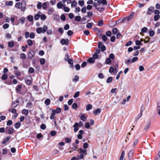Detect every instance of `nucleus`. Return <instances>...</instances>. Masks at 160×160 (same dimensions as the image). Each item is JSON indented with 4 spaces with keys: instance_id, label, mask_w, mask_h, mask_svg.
I'll list each match as a JSON object with an SVG mask.
<instances>
[{
    "instance_id": "obj_1",
    "label": "nucleus",
    "mask_w": 160,
    "mask_h": 160,
    "mask_svg": "<svg viewBox=\"0 0 160 160\" xmlns=\"http://www.w3.org/2000/svg\"><path fill=\"white\" fill-rule=\"evenodd\" d=\"M87 151L86 149H83L80 148L78 150V153L80 154V155L78 156V160H79L84 158V155H86Z\"/></svg>"
},
{
    "instance_id": "obj_2",
    "label": "nucleus",
    "mask_w": 160,
    "mask_h": 160,
    "mask_svg": "<svg viewBox=\"0 0 160 160\" xmlns=\"http://www.w3.org/2000/svg\"><path fill=\"white\" fill-rule=\"evenodd\" d=\"M8 111L10 112H11L13 113L14 114V115H13L12 116V118H16L18 116V114L16 113V110L15 109H9L8 110Z\"/></svg>"
},
{
    "instance_id": "obj_3",
    "label": "nucleus",
    "mask_w": 160,
    "mask_h": 160,
    "mask_svg": "<svg viewBox=\"0 0 160 160\" xmlns=\"http://www.w3.org/2000/svg\"><path fill=\"white\" fill-rule=\"evenodd\" d=\"M98 47L99 48H100L102 52H103L106 50L105 46L102 45V43L101 42H99L98 43Z\"/></svg>"
},
{
    "instance_id": "obj_4",
    "label": "nucleus",
    "mask_w": 160,
    "mask_h": 160,
    "mask_svg": "<svg viewBox=\"0 0 160 160\" xmlns=\"http://www.w3.org/2000/svg\"><path fill=\"white\" fill-rule=\"evenodd\" d=\"M154 8L153 7H150L148 9L147 14L150 15L153 12L154 10Z\"/></svg>"
},
{
    "instance_id": "obj_5",
    "label": "nucleus",
    "mask_w": 160,
    "mask_h": 160,
    "mask_svg": "<svg viewBox=\"0 0 160 160\" xmlns=\"http://www.w3.org/2000/svg\"><path fill=\"white\" fill-rule=\"evenodd\" d=\"M34 52L32 50H30L28 53V58L29 59H31L34 56Z\"/></svg>"
},
{
    "instance_id": "obj_6",
    "label": "nucleus",
    "mask_w": 160,
    "mask_h": 160,
    "mask_svg": "<svg viewBox=\"0 0 160 160\" xmlns=\"http://www.w3.org/2000/svg\"><path fill=\"white\" fill-rule=\"evenodd\" d=\"M21 8L22 11L24 12L25 11V8H26V2L25 1H23L22 2L21 4Z\"/></svg>"
},
{
    "instance_id": "obj_7",
    "label": "nucleus",
    "mask_w": 160,
    "mask_h": 160,
    "mask_svg": "<svg viewBox=\"0 0 160 160\" xmlns=\"http://www.w3.org/2000/svg\"><path fill=\"white\" fill-rule=\"evenodd\" d=\"M32 78L30 76H28L26 79H25V82L26 83L29 85L32 83Z\"/></svg>"
},
{
    "instance_id": "obj_8",
    "label": "nucleus",
    "mask_w": 160,
    "mask_h": 160,
    "mask_svg": "<svg viewBox=\"0 0 160 160\" xmlns=\"http://www.w3.org/2000/svg\"><path fill=\"white\" fill-rule=\"evenodd\" d=\"M79 117L80 118L81 120L83 121H85L86 120L87 117V116L86 115L83 114H80L79 115Z\"/></svg>"
},
{
    "instance_id": "obj_9",
    "label": "nucleus",
    "mask_w": 160,
    "mask_h": 160,
    "mask_svg": "<svg viewBox=\"0 0 160 160\" xmlns=\"http://www.w3.org/2000/svg\"><path fill=\"white\" fill-rule=\"evenodd\" d=\"M64 6H65V4H63L61 1L59 2L57 4V6L58 8L61 9L63 8Z\"/></svg>"
},
{
    "instance_id": "obj_10",
    "label": "nucleus",
    "mask_w": 160,
    "mask_h": 160,
    "mask_svg": "<svg viewBox=\"0 0 160 160\" xmlns=\"http://www.w3.org/2000/svg\"><path fill=\"white\" fill-rule=\"evenodd\" d=\"M60 42L62 45H68V40L62 39L61 40Z\"/></svg>"
},
{
    "instance_id": "obj_11",
    "label": "nucleus",
    "mask_w": 160,
    "mask_h": 160,
    "mask_svg": "<svg viewBox=\"0 0 160 160\" xmlns=\"http://www.w3.org/2000/svg\"><path fill=\"white\" fill-rule=\"evenodd\" d=\"M133 150H131L128 152V156L129 160H131L132 159L133 155Z\"/></svg>"
},
{
    "instance_id": "obj_12",
    "label": "nucleus",
    "mask_w": 160,
    "mask_h": 160,
    "mask_svg": "<svg viewBox=\"0 0 160 160\" xmlns=\"http://www.w3.org/2000/svg\"><path fill=\"white\" fill-rule=\"evenodd\" d=\"M41 15V12L38 11L37 12V14H35L34 16V19L36 20H38L40 17Z\"/></svg>"
},
{
    "instance_id": "obj_13",
    "label": "nucleus",
    "mask_w": 160,
    "mask_h": 160,
    "mask_svg": "<svg viewBox=\"0 0 160 160\" xmlns=\"http://www.w3.org/2000/svg\"><path fill=\"white\" fill-rule=\"evenodd\" d=\"M74 128V131L75 132H76L78 130L79 128L78 126V122H75L73 126Z\"/></svg>"
},
{
    "instance_id": "obj_14",
    "label": "nucleus",
    "mask_w": 160,
    "mask_h": 160,
    "mask_svg": "<svg viewBox=\"0 0 160 160\" xmlns=\"http://www.w3.org/2000/svg\"><path fill=\"white\" fill-rule=\"evenodd\" d=\"M134 14V12H132V13L128 17H126L127 19V20L128 21H129L131 19H132Z\"/></svg>"
},
{
    "instance_id": "obj_15",
    "label": "nucleus",
    "mask_w": 160,
    "mask_h": 160,
    "mask_svg": "<svg viewBox=\"0 0 160 160\" xmlns=\"http://www.w3.org/2000/svg\"><path fill=\"white\" fill-rule=\"evenodd\" d=\"M101 112L100 109L99 108H98L96 110H95L93 112V113L95 115H99Z\"/></svg>"
},
{
    "instance_id": "obj_16",
    "label": "nucleus",
    "mask_w": 160,
    "mask_h": 160,
    "mask_svg": "<svg viewBox=\"0 0 160 160\" xmlns=\"http://www.w3.org/2000/svg\"><path fill=\"white\" fill-rule=\"evenodd\" d=\"M40 18L41 20L43 21L45 20L46 19L47 17L45 14L41 13V12Z\"/></svg>"
},
{
    "instance_id": "obj_17",
    "label": "nucleus",
    "mask_w": 160,
    "mask_h": 160,
    "mask_svg": "<svg viewBox=\"0 0 160 160\" xmlns=\"http://www.w3.org/2000/svg\"><path fill=\"white\" fill-rule=\"evenodd\" d=\"M98 7L96 9L99 11L102 12L104 10V8L102 7H100V5L98 4Z\"/></svg>"
},
{
    "instance_id": "obj_18",
    "label": "nucleus",
    "mask_w": 160,
    "mask_h": 160,
    "mask_svg": "<svg viewBox=\"0 0 160 160\" xmlns=\"http://www.w3.org/2000/svg\"><path fill=\"white\" fill-rule=\"evenodd\" d=\"M87 62L91 63H93L95 62V60L93 58H91L87 60Z\"/></svg>"
},
{
    "instance_id": "obj_19",
    "label": "nucleus",
    "mask_w": 160,
    "mask_h": 160,
    "mask_svg": "<svg viewBox=\"0 0 160 160\" xmlns=\"http://www.w3.org/2000/svg\"><path fill=\"white\" fill-rule=\"evenodd\" d=\"M160 18L159 15H155L154 17V20L155 21H156L159 19Z\"/></svg>"
},
{
    "instance_id": "obj_20",
    "label": "nucleus",
    "mask_w": 160,
    "mask_h": 160,
    "mask_svg": "<svg viewBox=\"0 0 160 160\" xmlns=\"http://www.w3.org/2000/svg\"><path fill=\"white\" fill-rule=\"evenodd\" d=\"M56 113L54 112V111H53V110H52V111L50 117V118L51 119H54V116L55 115Z\"/></svg>"
},
{
    "instance_id": "obj_21",
    "label": "nucleus",
    "mask_w": 160,
    "mask_h": 160,
    "mask_svg": "<svg viewBox=\"0 0 160 160\" xmlns=\"http://www.w3.org/2000/svg\"><path fill=\"white\" fill-rule=\"evenodd\" d=\"M27 18L29 22H32L33 21V17L31 15H29L28 16Z\"/></svg>"
},
{
    "instance_id": "obj_22",
    "label": "nucleus",
    "mask_w": 160,
    "mask_h": 160,
    "mask_svg": "<svg viewBox=\"0 0 160 160\" xmlns=\"http://www.w3.org/2000/svg\"><path fill=\"white\" fill-rule=\"evenodd\" d=\"M92 108V105L90 104H88L86 107V110L87 111H88L91 109Z\"/></svg>"
},
{
    "instance_id": "obj_23",
    "label": "nucleus",
    "mask_w": 160,
    "mask_h": 160,
    "mask_svg": "<svg viewBox=\"0 0 160 160\" xmlns=\"http://www.w3.org/2000/svg\"><path fill=\"white\" fill-rule=\"evenodd\" d=\"M21 125V123L19 122H17L15 124L14 127L15 128H16L18 129V128Z\"/></svg>"
},
{
    "instance_id": "obj_24",
    "label": "nucleus",
    "mask_w": 160,
    "mask_h": 160,
    "mask_svg": "<svg viewBox=\"0 0 160 160\" xmlns=\"http://www.w3.org/2000/svg\"><path fill=\"white\" fill-rule=\"evenodd\" d=\"M53 11V9L52 8H51L48 9V14L49 15L52 14Z\"/></svg>"
},
{
    "instance_id": "obj_25",
    "label": "nucleus",
    "mask_w": 160,
    "mask_h": 160,
    "mask_svg": "<svg viewBox=\"0 0 160 160\" xmlns=\"http://www.w3.org/2000/svg\"><path fill=\"white\" fill-rule=\"evenodd\" d=\"M26 56L25 54L24 53H21L20 54V58L24 59L26 58Z\"/></svg>"
},
{
    "instance_id": "obj_26",
    "label": "nucleus",
    "mask_w": 160,
    "mask_h": 160,
    "mask_svg": "<svg viewBox=\"0 0 160 160\" xmlns=\"http://www.w3.org/2000/svg\"><path fill=\"white\" fill-rule=\"evenodd\" d=\"M37 32L38 33H42V27H39L38 28L36 29Z\"/></svg>"
},
{
    "instance_id": "obj_27",
    "label": "nucleus",
    "mask_w": 160,
    "mask_h": 160,
    "mask_svg": "<svg viewBox=\"0 0 160 160\" xmlns=\"http://www.w3.org/2000/svg\"><path fill=\"white\" fill-rule=\"evenodd\" d=\"M148 31L149 32V35L150 37H152L154 36L155 33L154 31L149 30Z\"/></svg>"
},
{
    "instance_id": "obj_28",
    "label": "nucleus",
    "mask_w": 160,
    "mask_h": 160,
    "mask_svg": "<svg viewBox=\"0 0 160 160\" xmlns=\"http://www.w3.org/2000/svg\"><path fill=\"white\" fill-rule=\"evenodd\" d=\"M14 73L17 76H19L21 75V72L18 70H14Z\"/></svg>"
},
{
    "instance_id": "obj_29",
    "label": "nucleus",
    "mask_w": 160,
    "mask_h": 160,
    "mask_svg": "<svg viewBox=\"0 0 160 160\" xmlns=\"http://www.w3.org/2000/svg\"><path fill=\"white\" fill-rule=\"evenodd\" d=\"M42 8L44 9H46L47 8V2H44L42 5Z\"/></svg>"
},
{
    "instance_id": "obj_30",
    "label": "nucleus",
    "mask_w": 160,
    "mask_h": 160,
    "mask_svg": "<svg viewBox=\"0 0 160 160\" xmlns=\"http://www.w3.org/2000/svg\"><path fill=\"white\" fill-rule=\"evenodd\" d=\"M14 129L12 128H9L8 130V132L9 134H12L13 132Z\"/></svg>"
},
{
    "instance_id": "obj_31",
    "label": "nucleus",
    "mask_w": 160,
    "mask_h": 160,
    "mask_svg": "<svg viewBox=\"0 0 160 160\" xmlns=\"http://www.w3.org/2000/svg\"><path fill=\"white\" fill-rule=\"evenodd\" d=\"M150 125V122H148L146 125V127L144 128V130H147L149 129Z\"/></svg>"
},
{
    "instance_id": "obj_32",
    "label": "nucleus",
    "mask_w": 160,
    "mask_h": 160,
    "mask_svg": "<svg viewBox=\"0 0 160 160\" xmlns=\"http://www.w3.org/2000/svg\"><path fill=\"white\" fill-rule=\"evenodd\" d=\"M124 156H125L124 151H123L121 153V156L119 160H123Z\"/></svg>"
},
{
    "instance_id": "obj_33",
    "label": "nucleus",
    "mask_w": 160,
    "mask_h": 160,
    "mask_svg": "<svg viewBox=\"0 0 160 160\" xmlns=\"http://www.w3.org/2000/svg\"><path fill=\"white\" fill-rule=\"evenodd\" d=\"M22 88V86L21 85H18L17 86L16 88V90L17 92H19Z\"/></svg>"
},
{
    "instance_id": "obj_34",
    "label": "nucleus",
    "mask_w": 160,
    "mask_h": 160,
    "mask_svg": "<svg viewBox=\"0 0 160 160\" xmlns=\"http://www.w3.org/2000/svg\"><path fill=\"white\" fill-rule=\"evenodd\" d=\"M27 42L29 46H32L33 44L32 41L30 39H28L27 41Z\"/></svg>"
},
{
    "instance_id": "obj_35",
    "label": "nucleus",
    "mask_w": 160,
    "mask_h": 160,
    "mask_svg": "<svg viewBox=\"0 0 160 160\" xmlns=\"http://www.w3.org/2000/svg\"><path fill=\"white\" fill-rule=\"evenodd\" d=\"M42 28V33H44L48 29V27L45 25L43 26Z\"/></svg>"
},
{
    "instance_id": "obj_36",
    "label": "nucleus",
    "mask_w": 160,
    "mask_h": 160,
    "mask_svg": "<svg viewBox=\"0 0 160 160\" xmlns=\"http://www.w3.org/2000/svg\"><path fill=\"white\" fill-rule=\"evenodd\" d=\"M56 113H59L61 112V109L60 108H57L56 109L53 110Z\"/></svg>"
},
{
    "instance_id": "obj_37",
    "label": "nucleus",
    "mask_w": 160,
    "mask_h": 160,
    "mask_svg": "<svg viewBox=\"0 0 160 160\" xmlns=\"http://www.w3.org/2000/svg\"><path fill=\"white\" fill-rule=\"evenodd\" d=\"M75 20L76 21L79 22L81 21V17L80 16H77L75 17Z\"/></svg>"
},
{
    "instance_id": "obj_38",
    "label": "nucleus",
    "mask_w": 160,
    "mask_h": 160,
    "mask_svg": "<svg viewBox=\"0 0 160 160\" xmlns=\"http://www.w3.org/2000/svg\"><path fill=\"white\" fill-rule=\"evenodd\" d=\"M14 43L12 41H10L8 42V45L11 48L12 47L14 46Z\"/></svg>"
},
{
    "instance_id": "obj_39",
    "label": "nucleus",
    "mask_w": 160,
    "mask_h": 160,
    "mask_svg": "<svg viewBox=\"0 0 160 160\" xmlns=\"http://www.w3.org/2000/svg\"><path fill=\"white\" fill-rule=\"evenodd\" d=\"M64 11V12H68L70 11V9L69 8L66 7L65 6H64L63 8Z\"/></svg>"
},
{
    "instance_id": "obj_40",
    "label": "nucleus",
    "mask_w": 160,
    "mask_h": 160,
    "mask_svg": "<svg viewBox=\"0 0 160 160\" xmlns=\"http://www.w3.org/2000/svg\"><path fill=\"white\" fill-rule=\"evenodd\" d=\"M20 22L22 24H23L25 22V18L24 17H22L19 20Z\"/></svg>"
},
{
    "instance_id": "obj_41",
    "label": "nucleus",
    "mask_w": 160,
    "mask_h": 160,
    "mask_svg": "<svg viewBox=\"0 0 160 160\" xmlns=\"http://www.w3.org/2000/svg\"><path fill=\"white\" fill-rule=\"evenodd\" d=\"M77 3L76 1H73L71 3V6L72 7H75L77 6Z\"/></svg>"
},
{
    "instance_id": "obj_42",
    "label": "nucleus",
    "mask_w": 160,
    "mask_h": 160,
    "mask_svg": "<svg viewBox=\"0 0 160 160\" xmlns=\"http://www.w3.org/2000/svg\"><path fill=\"white\" fill-rule=\"evenodd\" d=\"M5 4L7 6H11L12 5L13 2L12 1H7L5 2Z\"/></svg>"
},
{
    "instance_id": "obj_43",
    "label": "nucleus",
    "mask_w": 160,
    "mask_h": 160,
    "mask_svg": "<svg viewBox=\"0 0 160 160\" xmlns=\"http://www.w3.org/2000/svg\"><path fill=\"white\" fill-rule=\"evenodd\" d=\"M113 68L114 69V71L115 73H117L118 71V64H116L114 66Z\"/></svg>"
},
{
    "instance_id": "obj_44",
    "label": "nucleus",
    "mask_w": 160,
    "mask_h": 160,
    "mask_svg": "<svg viewBox=\"0 0 160 160\" xmlns=\"http://www.w3.org/2000/svg\"><path fill=\"white\" fill-rule=\"evenodd\" d=\"M10 137H8L6 138L4 140H3L2 142V143L3 144H5L7 142H8L10 139Z\"/></svg>"
},
{
    "instance_id": "obj_45",
    "label": "nucleus",
    "mask_w": 160,
    "mask_h": 160,
    "mask_svg": "<svg viewBox=\"0 0 160 160\" xmlns=\"http://www.w3.org/2000/svg\"><path fill=\"white\" fill-rule=\"evenodd\" d=\"M148 30V28L147 27H144L141 29V32L142 33H145Z\"/></svg>"
},
{
    "instance_id": "obj_46",
    "label": "nucleus",
    "mask_w": 160,
    "mask_h": 160,
    "mask_svg": "<svg viewBox=\"0 0 160 160\" xmlns=\"http://www.w3.org/2000/svg\"><path fill=\"white\" fill-rule=\"evenodd\" d=\"M79 77L77 76H75L74 78L73 79L72 81L74 82H76L79 80Z\"/></svg>"
},
{
    "instance_id": "obj_47",
    "label": "nucleus",
    "mask_w": 160,
    "mask_h": 160,
    "mask_svg": "<svg viewBox=\"0 0 160 160\" xmlns=\"http://www.w3.org/2000/svg\"><path fill=\"white\" fill-rule=\"evenodd\" d=\"M92 26V23H87L86 27L88 28H91Z\"/></svg>"
},
{
    "instance_id": "obj_48",
    "label": "nucleus",
    "mask_w": 160,
    "mask_h": 160,
    "mask_svg": "<svg viewBox=\"0 0 160 160\" xmlns=\"http://www.w3.org/2000/svg\"><path fill=\"white\" fill-rule=\"evenodd\" d=\"M78 3L80 6H82L84 5V2L83 0H79L78 1Z\"/></svg>"
},
{
    "instance_id": "obj_49",
    "label": "nucleus",
    "mask_w": 160,
    "mask_h": 160,
    "mask_svg": "<svg viewBox=\"0 0 160 160\" xmlns=\"http://www.w3.org/2000/svg\"><path fill=\"white\" fill-rule=\"evenodd\" d=\"M50 102V100L49 99L46 100L45 101V103L47 105H49Z\"/></svg>"
},
{
    "instance_id": "obj_50",
    "label": "nucleus",
    "mask_w": 160,
    "mask_h": 160,
    "mask_svg": "<svg viewBox=\"0 0 160 160\" xmlns=\"http://www.w3.org/2000/svg\"><path fill=\"white\" fill-rule=\"evenodd\" d=\"M65 140L66 143L70 142L71 141V139L70 138H65Z\"/></svg>"
},
{
    "instance_id": "obj_51",
    "label": "nucleus",
    "mask_w": 160,
    "mask_h": 160,
    "mask_svg": "<svg viewBox=\"0 0 160 160\" xmlns=\"http://www.w3.org/2000/svg\"><path fill=\"white\" fill-rule=\"evenodd\" d=\"M118 31L117 28H114L112 29V32L113 35L115 34Z\"/></svg>"
},
{
    "instance_id": "obj_52",
    "label": "nucleus",
    "mask_w": 160,
    "mask_h": 160,
    "mask_svg": "<svg viewBox=\"0 0 160 160\" xmlns=\"http://www.w3.org/2000/svg\"><path fill=\"white\" fill-rule=\"evenodd\" d=\"M42 6V3L41 2H38L37 6V7L38 9H41Z\"/></svg>"
},
{
    "instance_id": "obj_53",
    "label": "nucleus",
    "mask_w": 160,
    "mask_h": 160,
    "mask_svg": "<svg viewBox=\"0 0 160 160\" xmlns=\"http://www.w3.org/2000/svg\"><path fill=\"white\" fill-rule=\"evenodd\" d=\"M138 140L137 139H135L134 142V143L132 146V147L133 148L138 143Z\"/></svg>"
},
{
    "instance_id": "obj_54",
    "label": "nucleus",
    "mask_w": 160,
    "mask_h": 160,
    "mask_svg": "<svg viewBox=\"0 0 160 160\" xmlns=\"http://www.w3.org/2000/svg\"><path fill=\"white\" fill-rule=\"evenodd\" d=\"M8 78V76L6 74H4L2 77V79L3 80H6Z\"/></svg>"
},
{
    "instance_id": "obj_55",
    "label": "nucleus",
    "mask_w": 160,
    "mask_h": 160,
    "mask_svg": "<svg viewBox=\"0 0 160 160\" xmlns=\"http://www.w3.org/2000/svg\"><path fill=\"white\" fill-rule=\"evenodd\" d=\"M79 92L78 91L76 92L74 94L73 97L75 98H76L78 97L79 95Z\"/></svg>"
},
{
    "instance_id": "obj_56",
    "label": "nucleus",
    "mask_w": 160,
    "mask_h": 160,
    "mask_svg": "<svg viewBox=\"0 0 160 160\" xmlns=\"http://www.w3.org/2000/svg\"><path fill=\"white\" fill-rule=\"evenodd\" d=\"M112 80V77H109L107 80V82L108 83H109L111 82Z\"/></svg>"
},
{
    "instance_id": "obj_57",
    "label": "nucleus",
    "mask_w": 160,
    "mask_h": 160,
    "mask_svg": "<svg viewBox=\"0 0 160 160\" xmlns=\"http://www.w3.org/2000/svg\"><path fill=\"white\" fill-rule=\"evenodd\" d=\"M135 44L136 45H142V44L141 42V41L139 40H136L135 42Z\"/></svg>"
},
{
    "instance_id": "obj_58",
    "label": "nucleus",
    "mask_w": 160,
    "mask_h": 160,
    "mask_svg": "<svg viewBox=\"0 0 160 160\" xmlns=\"http://www.w3.org/2000/svg\"><path fill=\"white\" fill-rule=\"evenodd\" d=\"M114 71V69L113 67H110L109 69V72L110 73H113Z\"/></svg>"
},
{
    "instance_id": "obj_59",
    "label": "nucleus",
    "mask_w": 160,
    "mask_h": 160,
    "mask_svg": "<svg viewBox=\"0 0 160 160\" xmlns=\"http://www.w3.org/2000/svg\"><path fill=\"white\" fill-rule=\"evenodd\" d=\"M22 113L27 115L28 114V110L24 109L22 110Z\"/></svg>"
},
{
    "instance_id": "obj_60",
    "label": "nucleus",
    "mask_w": 160,
    "mask_h": 160,
    "mask_svg": "<svg viewBox=\"0 0 160 160\" xmlns=\"http://www.w3.org/2000/svg\"><path fill=\"white\" fill-rule=\"evenodd\" d=\"M102 39L104 41H107V38L105 35H103L102 36Z\"/></svg>"
},
{
    "instance_id": "obj_61",
    "label": "nucleus",
    "mask_w": 160,
    "mask_h": 160,
    "mask_svg": "<svg viewBox=\"0 0 160 160\" xmlns=\"http://www.w3.org/2000/svg\"><path fill=\"white\" fill-rule=\"evenodd\" d=\"M153 12L155 15H159L160 13V11L158 10H154Z\"/></svg>"
},
{
    "instance_id": "obj_62",
    "label": "nucleus",
    "mask_w": 160,
    "mask_h": 160,
    "mask_svg": "<svg viewBox=\"0 0 160 160\" xmlns=\"http://www.w3.org/2000/svg\"><path fill=\"white\" fill-rule=\"evenodd\" d=\"M157 111L158 114L160 116V106L159 105V103L158 104Z\"/></svg>"
},
{
    "instance_id": "obj_63",
    "label": "nucleus",
    "mask_w": 160,
    "mask_h": 160,
    "mask_svg": "<svg viewBox=\"0 0 160 160\" xmlns=\"http://www.w3.org/2000/svg\"><path fill=\"white\" fill-rule=\"evenodd\" d=\"M111 60H110V59L109 58H107L106 61H105V63L106 64H108L111 63Z\"/></svg>"
},
{
    "instance_id": "obj_64",
    "label": "nucleus",
    "mask_w": 160,
    "mask_h": 160,
    "mask_svg": "<svg viewBox=\"0 0 160 160\" xmlns=\"http://www.w3.org/2000/svg\"><path fill=\"white\" fill-rule=\"evenodd\" d=\"M103 21L102 20H100L98 22V25L99 26H102L103 25Z\"/></svg>"
}]
</instances>
